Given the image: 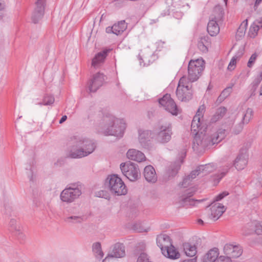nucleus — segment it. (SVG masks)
<instances>
[{"label":"nucleus","instance_id":"1","mask_svg":"<svg viewBox=\"0 0 262 262\" xmlns=\"http://www.w3.org/2000/svg\"><path fill=\"white\" fill-rule=\"evenodd\" d=\"M96 145L93 140L81 136H74L71 138L67 156L72 159H80L92 154Z\"/></svg>","mask_w":262,"mask_h":262},{"label":"nucleus","instance_id":"2","mask_svg":"<svg viewBox=\"0 0 262 262\" xmlns=\"http://www.w3.org/2000/svg\"><path fill=\"white\" fill-rule=\"evenodd\" d=\"M204 130L201 132L192 131L195 136L193 141L192 148L194 151L200 152L206 148L210 147L214 144H217L225 137V129H220L214 134H206L207 126L203 127Z\"/></svg>","mask_w":262,"mask_h":262},{"label":"nucleus","instance_id":"3","mask_svg":"<svg viewBox=\"0 0 262 262\" xmlns=\"http://www.w3.org/2000/svg\"><path fill=\"white\" fill-rule=\"evenodd\" d=\"M103 134L105 136H114L122 137L126 128V124L123 119L116 118L110 112H104L102 122Z\"/></svg>","mask_w":262,"mask_h":262},{"label":"nucleus","instance_id":"4","mask_svg":"<svg viewBox=\"0 0 262 262\" xmlns=\"http://www.w3.org/2000/svg\"><path fill=\"white\" fill-rule=\"evenodd\" d=\"M105 185L111 193L114 195H125L127 192V189L124 182L117 174L108 176L106 179Z\"/></svg>","mask_w":262,"mask_h":262},{"label":"nucleus","instance_id":"5","mask_svg":"<svg viewBox=\"0 0 262 262\" xmlns=\"http://www.w3.org/2000/svg\"><path fill=\"white\" fill-rule=\"evenodd\" d=\"M224 12L220 7H215L214 9L213 14L210 17L208 23L207 31L212 36H216L220 32L219 23L223 21Z\"/></svg>","mask_w":262,"mask_h":262},{"label":"nucleus","instance_id":"6","mask_svg":"<svg viewBox=\"0 0 262 262\" xmlns=\"http://www.w3.org/2000/svg\"><path fill=\"white\" fill-rule=\"evenodd\" d=\"M191 83L187 81L185 76L182 77L178 83L176 95L179 100L181 101H188L192 97Z\"/></svg>","mask_w":262,"mask_h":262},{"label":"nucleus","instance_id":"7","mask_svg":"<svg viewBox=\"0 0 262 262\" xmlns=\"http://www.w3.org/2000/svg\"><path fill=\"white\" fill-rule=\"evenodd\" d=\"M82 194L81 185L78 184H71L61 192V200L68 204L74 202Z\"/></svg>","mask_w":262,"mask_h":262},{"label":"nucleus","instance_id":"8","mask_svg":"<svg viewBox=\"0 0 262 262\" xmlns=\"http://www.w3.org/2000/svg\"><path fill=\"white\" fill-rule=\"evenodd\" d=\"M172 135V125L170 122H166L161 125L152 136V139L157 143L165 144L169 142Z\"/></svg>","mask_w":262,"mask_h":262},{"label":"nucleus","instance_id":"9","mask_svg":"<svg viewBox=\"0 0 262 262\" xmlns=\"http://www.w3.org/2000/svg\"><path fill=\"white\" fill-rule=\"evenodd\" d=\"M204 61L202 59L191 60L189 61L188 66L187 81L192 83L199 79L204 69Z\"/></svg>","mask_w":262,"mask_h":262},{"label":"nucleus","instance_id":"10","mask_svg":"<svg viewBox=\"0 0 262 262\" xmlns=\"http://www.w3.org/2000/svg\"><path fill=\"white\" fill-rule=\"evenodd\" d=\"M120 167L123 175L130 181H135L140 177L138 165L136 163L130 161L122 163Z\"/></svg>","mask_w":262,"mask_h":262},{"label":"nucleus","instance_id":"11","mask_svg":"<svg viewBox=\"0 0 262 262\" xmlns=\"http://www.w3.org/2000/svg\"><path fill=\"white\" fill-rule=\"evenodd\" d=\"M159 103L172 115L176 116L178 115V110L177 106L173 100L171 98L170 95L167 94L164 95L162 98L159 99Z\"/></svg>","mask_w":262,"mask_h":262},{"label":"nucleus","instance_id":"12","mask_svg":"<svg viewBox=\"0 0 262 262\" xmlns=\"http://www.w3.org/2000/svg\"><path fill=\"white\" fill-rule=\"evenodd\" d=\"M195 192V190L193 188L186 189L181 197V204L184 206H194L202 202L203 200H196L191 198Z\"/></svg>","mask_w":262,"mask_h":262},{"label":"nucleus","instance_id":"13","mask_svg":"<svg viewBox=\"0 0 262 262\" xmlns=\"http://www.w3.org/2000/svg\"><path fill=\"white\" fill-rule=\"evenodd\" d=\"M205 111V106L202 105L198 108L196 115L194 116L191 122V131L201 132L203 129V127L206 126L201 121V118L203 117V114Z\"/></svg>","mask_w":262,"mask_h":262},{"label":"nucleus","instance_id":"14","mask_svg":"<svg viewBox=\"0 0 262 262\" xmlns=\"http://www.w3.org/2000/svg\"><path fill=\"white\" fill-rule=\"evenodd\" d=\"M219 251L217 248H213L208 251L203 256L202 262H221L228 258V256H219Z\"/></svg>","mask_w":262,"mask_h":262},{"label":"nucleus","instance_id":"15","mask_svg":"<svg viewBox=\"0 0 262 262\" xmlns=\"http://www.w3.org/2000/svg\"><path fill=\"white\" fill-rule=\"evenodd\" d=\"M35 4L36 7L32 15V20L34 24L38 23L43 16L46 1L45 0H37Z\"/></svg>","mask_w":262,"mask_h":262},{"label":"nucleus","instance_id":"16","mask_svg":"<svg viewBox=\"0 0 262 262\" xmlns=\"http://www.w3.org/2000/svg\"><path fill=\"white\" fill-rule=\"evenodd\" d=\"M138 134V139L141 145L144 148H149L151 145L150 139H152L154 133L149 130L140 129Z\"/></svg>","mask_w":262,"mask_h":262},{"label":"nucleus","instance_id":"17","mask_svg":"<svg viewBox=\"0 0 262 262\" xmlns=\"http://www.w3.org/2000/svg\"><path fill=\"white\" fill-rule=\"evenodd\" d=\"M125 255V249L124 245L120 243L114 244L112 250L110 251L104 260L109 258H122Z\"/></svg>","mask_w":262,"mask_h":262},{"label":"nucleus","instance_id":"18","mask_svg":"<svg viewBox=\"0 0 262 262\" xmlns=\"http://www.w3.org/2000/svg\"><path fill=\"white\" fill-rule=\"evenodd\" d=\"M103 74L98 72L94 74L89 82V90L91 92H95L103 84L104 81Z\"/></svg>","mask_w":262,"mask_h":262},{"label":"nucleus","instance_id":"19","mask_svg":"<svg viewBox=\"0 0 262 262\" xmlns=\"http://www.w3.org/2000/svg\"><path fill=\"white\" fill-rule=\"evenodd\" d=\"M209 217L213 221H216L225 211V206L219 203L213 202L210 205Z\"/></svg>","mask_w":262,"mask_h":262},{"label":"nucleus","instance_id":"20","mask_svg":"<svg viewBox=\"0 0 262 262\" xmlns=\"http://www.w3.org/2000/svg\"><path fill=\"white\" fill-rule=\"evenodd\" d=\"M186 151L185 149H183L182 151V155L180 156L181 160L176 161L174 162L171 163L168 167L166 173L168 177H173L178 173L180 168L181 164L183 163V159L185 157Z\"/></svg>","mask_w":262,"mask_h":262},{"label":"nucleus","instance_id":"21","mask_svg":"<svg viewBox=\"0 0 262 262\" xmlns=\"http://www.w3.org/2000/svg\"><path fill=\"white\" fill-rule=\"evenodd\" d=\"M245 234L255 233L257 234H262V222L253 221L248 223L244 228Z\"/></svg>","mask_w":262,"mask_h":262},{"label":"nucleus","instance_id":"22","mask_svg":"<svg viewBox=\"0 0 262 262\" xmlns=\"http://www.w3.org/2000/svg\"><path fill=\"white\" fill-rule=\"evenodd\" d=\"M127 27V24L125 20H121L117 24H115L113 26L106 27L105 31L107 33H113L116 35H119L126 29Z\"/></svg>","mask_w":262,"mask_h":262},{"label":"nucleus","instance_id":"23","mask_svg":"<svg viewBox=\"0 0 262 262\" xmlns=\"http://www.w3.org/2000/svg\"><path fill=\"white\" fill-rule=\"evenodd\" d=\"M157 244L160 248L161 252L163 251L164 249H167L172 245L170 237L165 234L158 235L157 237Z\"/></svg>","mask_w":262,"mask_h":262},{"label":"nucleus","instance_id":"24","mask_svg":"<svg viewBox=\"0 0 262 262\" xmlns=\"http://www.w3.org/2000/svg\"><path fill=\"white\" fill-rule=\"evenodd\" d=\"M248 155L246 152H241L235 159L234 165L238 170L243 169L248 163Z\"/></svg>","mask_w":262,"mask_h":262},{"label":"nucleus","instance_id":"25","mask_svg":"<svg viewBox=\"0 0 262 262\" xmlns=\"http://www.w3.org/2000/svg\"><path fill=\"white\" fill-rule=\"evenodd\" d=\"M143 175L145 180L149 183H154L157 180L155 169L151 165L146 166L144 168Z\"/></svg>","mask_w":262,"mask_h":262},{"label":"nucleus","instance_id":"26","mask_svg":"<svg viewBox=\"0 0 262 262\" xmlns=\"http://www.w3.org/2000/svg\"><path fill=\"white\" fill-rule=\"evenodd\" d=\"M126 156L128 159L138 162H141L146 159L143 152L135 149H129L126 153Z\"/></svg>","mask_w":262,"mask_h":262},{"label":"nucleus","instance_id":"27","mask_svg":"<svg viewBox=\"0 0 262 262\" xmlns=\"http://www.w3.org/2000/svg\"><path fill=\"white\" fill-rule=\"evenodd\" d=\"M108 52V50L105 49L96 54L92 60V66L95 68H97L100 64L104 62Z\"/></svg>","mask_w":262,"mask_h":262},{"label":"nucleus","instance_id":"28","mask_svg":"<svg viewBox=\"0 0 262 262\" xmlns=\"http://www.w3.org/2000/svg\"><path fill=\"white\" fill-rule=\"evenodd\" d=\"M162 253L165 257L171 259H176L180 257V253L173 245L164 249Z\"/></svg>","mask_w":262,"mask_h":262},{"label":"nucleus","instance_id":"29","mask_svg":"<svg viewBox=\"0 0 262 262\" xmlns=\"http://www.w3.org/2000/svg\"><path fill=\"white\" fill-rule=\"evenodd\" d=\"M262 80V71L254 78L250 85L251 94L250 97L255 95V92Z\"/></svg>","mask_w":262,"mask_h":262},{"label":"nucleus","instance_id":"30","mask_svg":"<svg viewBox=\"0 0 262 262\" xmlns=\"http://www.w3.org/2000/svg\"><path fill=\"white\" fill-rule=\"evenodd\" d=\"M216 168L215 164L211 163L205 165H201L198 166V170L200 171L201 174L203 176H206L209 173L212 172Z\"/></svg>","mask_w":262,"mask_h":262},{"label":"nucleus","instance_id":"31","mask_svg":"<svg viewBox=\"0 0 262 262\" xmlns=\"http://www.w3.org/2000/svg\"><path fill=\"white\" fill-rule=\"evenodd\" d=\"M183 250L186 255L189 257H193L195 255L197 251L196 247L194 245L190 243H185L183 245Z\"/></svg>","mask_w":262,"mask_h":262},{"label":"nucleus","instance_id":"32","mask_svg":"<svg viewBox=\"0 0 262 262\" xmlns=\"http://www.w3.org/2000/svg\"><path fill=\"white\" fill-rule=\"evenodd\" d=\"M210 45L209 37L208 36H203L200 38L198 42V47L199 50L203 53H206L208 51V47Z\"/></svg>","mask_w":262,"mask_h":262},{"label":"nucleus","instance_id":"33","mask_svg":"<svg viewBox=\"0 0 262 262\" xmlns=\"http://www.w3.org/2000/svg\"><path fill=\"white\" fill-rule=\"evenodd\" d=\"M92 251L97 259L100 260L104 256L102 251L101 244L99 242L94 243L92 245Z\"/></svg>","mask_w":262,"mask_h":262},{"label":"nucleus","instance_id":"34","mask_svg":"<svg viewBox=\"0 0 262 262\" xmlns=\"http://www.w3.org/2000/svg\"><path fill=\"white\" fill-rule=\"evenodd\" d=\"M230 167V164L227 165L226 168H224L220 173L212 176L211 180L213 182L214 184H218L221 180L226 175Z\"/></svg>","mask_w":262,"mask_h":262},{"label":"nucleus","instance_id":"35","mask_svg":"<svg viewBox=\"0 0 262 262\" xmlns=\"http://www.w3.org/2000/svg\"><path fill=\"white\" fill-rule=\"evenodd\" d=\"M227 109L225 107H220L218 108L211 119L212 122H216L220 119H222L226 113Z\"/></svg>","mask_w":262,"mask_h":262},{"label":"nucleus","instance_id":"36","mask_svg":"<svg viewBox=\"0 0 262 262\" xmlns=\"http://www.w3.org/2000/svg\"><path fill=\"white\" fill-rule=\"evenodd\" d=\"M64 221L67 224L72 225L82 223L83 221V217L82 216L71 215L66 217L64 219Z\"/></svg>","mask_w":262,"mask_h":262},{"label":"nucleus","instance_id":"37","mask_svg":"<svg viewBox=\"0 0 262 262\" xmlns=\"http://www.w3.org/2000/svg\"><path fill=\"white\" fill-rule=\"evenodd\" d=\"M9 227L11 230L15 231L16 234L20 235V237H23V233H21L20 227L17 224L16 220L14 219H11L9 223Z\"/></svg>","mask_w":262,"mask_h":262},{"label":"nucleus","instance_id":"38","mask_svg":"<svg viewBox=\"0 0 262 262\" xmlns=\"http://www.w3.org/2000/svg\"><path fill=\"white\" fill-rule=\"evenodd\" d=\"M247 26V20H244L237 30L236 34V37H242L245 35Z\"/></svg>","mask_w":262,"mask_h":262},{"label":"nucleus","instance_id":"39","mask_svg":"<svg viewBox=\"0 0 262 262\" xmlns=\"http://www.w3.org/2000/svg\"><path fill=\"white\" fill-rule=\"evenodd\" d=\"M233 85L234 84L232 83L230 86L225 88L218 97V100L219 101H223L226 98L229 96L232 92Z\"/></svg>","mask_w":262,"mask_h":262},{"label":"nucleus","instance_id":"40","mask_svg":"<svg viewBox=\"0 0 262 262\" xmlns=\"http://www.w3.org/2000/svg\"><path fill=\"white\" fill-rule=\"evenodd\" d=\"M253 115V111L252 108H248L246 113L243 116L242 121L245 124H248L250 120L252 119Z\"/></svg>","mask_w":262,"mask_h":262},{"label":"nucleus","instance_id":"41","mask_svg":"<svg viewBox=\"0 0 262 262\" xmlns=\"http://www.w3.org/2000/svg\"><path fill=\"white\" fill-rule=\"evenodd\" d=\"M242 54L238 53L236 54L231 59L230 62L228 66V69L230 71H232L235 69L236 61L241 57Z\"/></svg>","mask_w":262,"mask_h":262},{"label":"nucleus","instance_id":"42","mask_svg":"<svg viewBox=\"0 0 262 262\" xmlns=\"http://www.w3.org/2000/svg\"><path fill=\"white\" fill-rule=\"evenodd\" d=\"M55 101L54 97L52 95H47L44 96L43 101L38 103L39 105H50Z\"/></svg>","mask_w":262,"mask_h":262},{"label":"nucleus","instance_id":"43","mask_svg":"<svg viewBox=\"0 0 262 262\" xmlns=\"http://www.w3.org/2000/svg\"><path fill=\"white\" fill-rule=\"evenodd\" d=\"M259 29H260L258 28V26H256L253 23L249 29V36L251 38H254L257 35V32Z\"/></svg>","mask_w":262,"mask_h":262},{"label":"nucleus","instance_id":"44","mask_svg":"<svg viewBox=\"0 0 262 262\" xmlns=\"http://www.w3.org/2000/svg\"><path fill=\"white\" fill-rule=\"evenodd\" d=\"M232 253L230 256V258H237L240 256L243 253V249L239 246L235 245L234 249L232 251Z\"/></svg>","mask_w":262,"mask_h":262},{"label":"nucleus","instance_id":"45","mask_svg":"<svg viewBox=\"0 0 262 262\" xmlns=\"http://www.w3.org/2000/svg\"><path fill=\"white\" fill-rule=\"evenodd\" d=\"M235 245L232 244H226L224 247V252L229 258L232 253V250L234 249ZM231 260V259H230Z\"/></svg>","mask_w":262,"mask_h":262},{"label":"nucleus","instance_id":"46","mask_svg":"<svg viewBox=\"0 0 262 262\" xmlns=\"http://www.w3.org/2000/svg\"><path fill=\"white\" fill-rule=\"evenodd\" d=\"M258 54L256 53L252 54L247 63V67L248 68H251L254 66Z\"/></svg>","mask_w":262,"mask_h":262},{"label":"nucleus","instance_id":"47","mask_svg":"<svg viewBox=\"0 0 262 262\" xmlns=\"http://www.w3.org/2000/svg\"><path fill=\"white\" fill-rule=\"evenodd\" d=\"M137 262H151L149 260L147 254L144 252L141 253L139 256Z\"/></svg>","mask_w":262,"mask_h":262},{"label":"nucleus","instance_id":"48","mask_svg":"<svg viewBox=\"0 0 262 262\" xmlns=\"http://www.w3.org/2000/svg\"><path fill=\"white\" fill-rule=\"evenodd\" d=\"M4 209V213L9 215H11V212L13 211V208L10 204L7 203H5Z\"/></svg>","mask_w":262,"mask_h":262},{"label":"nucleus","instance_id":"49","mask_svg":"<svg viewBox=\"0 0 262 262\" xmlns=\"http://www.w3.org/2000/svg\"><path fill=\"white\" fill-rule=\"evenodd\" d=\"M192 181V180H191V179H190L188 176H187L183 179L181 185L184 188L187 187L191 184Z\"/></svg>","mask_w":262,"mask_h":262},{"label":"nucleus","instance_id":"50","mask_svg":"<svg viewBox=\"0 0 262 262\" xmlns=\"http://www.w3.org/2000/svg\"><path fill=\"white\" fill-rule=\"evenodd\" d=\"M245 124L242 121H241L237 126H236L233 130V132L235 134H238L242 130L244 125Z\"/></svg>","mask_w":262,"mask_h":262},{"label":"nucleus","instance_id":"51","mask_svg":"<svg viewBox=\"0 0 262 262\" xmlns=\"http://www.w3.org/2000/svg\"><path fill=\"white\" fill-rule=\"evenodd\" d=\"M199 174H201L200 171H199L198 170V166L196 168V169L192 170L190 173L188 175V176L189 177L190 179H191V180H193L194 179L196 178L197 176H199Z\"/></svg>","mask_w":262,"mask_h":262},{"label":"nucleus","instance_id":"52","mask_svg":"<svg viewBox=\"0 0 262 262\" xmlns=\"http://www.w3.org/2000/svg\"><path fill=\"white\" fill-rule=\"evenodd\" d=\"M199 174H201L200 171H199L198 170V166L196 168V169L192 170L190 173L188 175V176L189 177L190 179H191V180H193L194 179L196 178L197 176H199Z\"/></svg>","mask_w":262,"mask_h":262},{"label":"nucleus","instance_id":"53","mask_svg":"<svg viewBox=\"0 0 262 262\" xmlns=\"http://www.w3.org/2000/svg\"><path fill=\"white\" fill-rule=\"evenodd\" d=\"M229 194V193L226 191L223 192L222 193H220L218 194L215 199V202H218L222 200L224 198H225L226 196L228 195Z\"/></svg>","mask_w":262,"mask_h":262},{"label":"nucleus","instance_id":"54","mask_svg":"<svg viewBox=\"0 0 262 262\" xmlns=\"http://www.w3.org/2000/svg\"><path fill=\"white\" fill-rule=\"evenodd\" d=\"M253 23L258 26L259 29L262 28V17L256 19Z\"/></svg>","mask_w":262,"mask_h":262},{"label":"nucleus","instance_id":"55","mask_svg":"<svg viewBox=\"0 0 262 262\" xmlns=\"http://www.w3.org/2000/svg\"><path fill=\"white\" fill-rule=\"evenodd\" d=\"M27 174H28V177L30 180V181L32 182L33 183L34 180H33V174L32 167H30V168L29 169V170Z\"/></svg>","mask_w":262,"mask_h":262},{"label":"nucleus","instance_id":"56","mask_svg":"<svg viewBox=\"0 0 262 262\" xmlns=\"http://www.w3.org/2000/svg\"><path fill=\"white\" fill-rule=\"evenodd\" d=\"M125 1H127V0H115V2L116 3V5H123Z\"/></svg>","mask_w":262,"mask_h":262},{"label":"nucleus","instance_id":"57","mask_svg":"<svg viewBox=\"0 0 262 262\" xmlns=\"http://www.w3.org/2000/svg\"><path fill=\"white\" fill-rule=\"evenodd\" d=\"M67 119V116L66 115L63 116L60 119L59 123L61 124L63 123Z\"/></svg>","mask_w":262,"mask_h":262},{"label":"nucleus","instance_id":"58","mask_svg":"<svg viewBox=\"0 0 262 262\" xmlns=\"http://www.w3.org/2000/svg\"><path fill=\"white\" fill-rule=\"evenodd\" d=\"M182 262H196L195 258L187 259L183 260Z\"/></svg>","mask_w":262,"mask_h":262},{"label":"nucleus","instance_id":"59","mask_svg":"<svg viewBox=\"0 0 262 262\" xmlns=\"http://www.w3.org/2000/svg\"><path fill=\"white\" fill-rule=\"evenodd\" d=\"M5 7V4L0 1V10H3Z\"/></svg>","mask_w":262,"mask_h":262},{"label":"nucleus","instance_id":"60","mask_svg":"<svg viewBox=\"0 0 262 262\" xmlns=\"http://www.w3.org/2000/svg\"><path fill=\"white\" fill-rule=\"evenodd\" d=\"M261 2L262 0H256L255 3V6H258Z\"/></svg>","mask_w":262,"mask_h":262},{"label":"nucleus","instance_id":"61","mask_svg":"<svg viewBox=\"0 0 262 262\" xmlns=\"http://www.w3.org/2000/svg\"><path fill=\"white\" fill-rule=\"evenodd\" d=\"M139 245L142 247V249H143L145 248V245L143 243H140L139 244Z\"/></svg>","mask_w":262,"mask_h":262},{"label":"nucleus","instance_id":"62","mask_svg":"<svg viewBox=\"0 0 262 262\" xmlns=\"http://www.w3.org/2000/svg\"><path fill=\"white\" fill-rule=\"evenodd\" d=\"M137 231L139 232H142L143 231V230L142 229H137Z\"/></svg>","mask_w":262,"mask_h":262},{"label":"nucleus","instance_id":"63","mask_svg":"<svg viewBox=\"0 0 262 262\" xmlns=\"http://www.w3.org/2000/svg\"><path fill=\"white\" fill-rule=\"evenodd\" d=\"M199 222H200V223H202L203 222V221L202 220L200 219V220H199Z\"/></svg>","mask_w":262,"mask_h":262},{"label":"nucleus","instance_id":"64","mask_svg":"<svg viewBox=\"0 0 262 262\" xmlns=\"http://www.w3.org/2000/svg\"><path fill=\"white\" fill-rule=\"evenodd\" d=\"M33 195H34V196H35L36 195H37L38 194V192H36V194L35 193V192H33Z\"/></svg>","mask_w":262,"mask_h":262}]
</instances>
